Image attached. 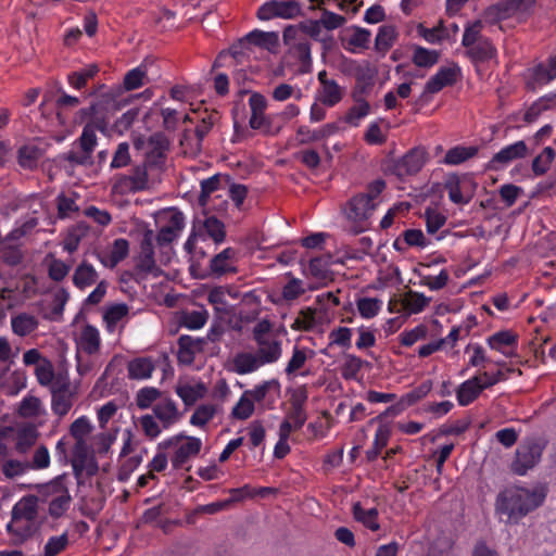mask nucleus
<instances>
[{
	"mask_svg": "<svg viewBox=\"0 0 556 556\" xmlns=\"http://www.w3.org/2000/svg\"><path fill=\"white\" fill-rule=\"evenodd\" d=\"M546 497L543 489L509 488L500 492L495 510L500 520L517 525L529 513L540 507Z\"/></svg>",
	"mask_w": 556,
	"mask_h": 556,
	"instance_id": "1",
	"label": "nucleus"
},
{
	"mask_svg": "<svg viewBox=\"0 0 556 556\" xmlns=\"http://www.w3.org/2000/svg\"><path fill=\"white\" fill-rule=\"evenodd\" d=\"M37 517L38 497L35 495L23 496L12 508L11 521L8 523L7 530L22 543L35 533L34 525Z\"/></svg>",
	"mask_w": 556,
	"mask_h": 556,
	"instance_id": "2",
	"label": "nucleus"
},
{
	"mask_svg": "<svg viewBox=\"0 0 556 556\" xmlns=\"http://www.w3.org/2000/svg\"><path fill=\"white\" fill-rule=\"evenodd\" d=\"M76 122L86 123L77 142L80 150L92 157L98 144L97 131L105 132L108 128V122L101 105L92 103L88 108L80 109L76 114Z\"/></svg>",
	"mask_w": 556,
	"mask_h": 556,
	"instance_id": "3",
	"label": "nucleus"
},
{
	"mask_svg": "<svg viewBox=\"0 0 556 556\" xmlns=\"http://www.w3.org/2000/svg\"><path fill=\"white\" fill-rule=\"evenodd\" d=\"M303 15L302 5L298 0H269L260 5L256 12L260 21L294 20Z\"/></svg>",
	"mask_w": 556,
	"mask_h": 556,
	"instance_id": "4",
	"label": "nucleus"
},
{
	"mask_svg": "<svg viewBox=\"0 0 556 556\" xmlns=\"http://www.w3.org/2000/svg\"><path fill=\"white\" fill-rule=\"evenodd\" d=\"M427 152L424 148H414L402 157L393 160L388 165V172L400 179L418 174L427 162Z\"/></svg>",
	"mask_w": 556,
	"mask_h": 556,
	"instance_id": "5",
	"label": "nucleus"
},
{
	"mask_svg": "<svg viewBox=\"0 0 556 556\" xmlns=\"http://www.w3.org/2000/svg\"><path fill=\"white\" fill-rule=\"evenodd\" d=\"M283 43L289 52L300 62L303 70L312 66V47L307 37L299 33L295 25H288L282 33Z\"/></svg>",
	"mask_w": 556,
	"mask_h": 556,
	"instance_id": "6",
	"label": "nucleus"
},
{
	"mask_svg": "<svg viewBox=\"0 0 556 556\" xmlns=\"http://www.w3.org/2000/svg\"><path fill=\"white\" fill-rule=\"evenodd\" d=\"M237 251L233 248H226L215 254L208 262V266L197 275L198 278H220L227 275L237 274Z\"/></svg>",
	"mask_w": 556,
	"mask_h": 556,
	"instance_id": "7",
	"label": "nucleus"
},
{
	"mask_svg": "<svg viewBox=\"0 0 556 556\" xmlns=\"http://www.w3.org/2000/svg\"><path fill=\"white\" fill-rule=\"evenodd\" d=\"M543 448V445L536 441L520 444L516 450L511 470L518 476H525L540 462Z\"/></svg>",
	"mask_w": 556,
	"mask_h": 556,
	"instance_id": "8",
	"label": "nucleus"
},
{
	"mask_svg": "<svg viewBox=\"0 0 556 556\" xmlns=\"http://www.w3.org/2000/svg\"><path fill=\"white\" fill-rule=\"evenodd\" d=\"M529 153L528 146L523 140L503 147L496 152L486 164V169L498 172L506 168L516 160L525 159Z\"/></svg>",
	"mask_w": 556,
	"mask_h": 556,
	"instance_id": "9",
	"label": "nucleus"
},
{
	"mask_svg": "<svg viewBox=\"0 0 556 556\" xmlns=\"http://www.w3.org/2000/svg\"><path fill=\"white\" fill-rule=\"evenodd\" d=\"M157 269L154 252V233L151 229L143 232L140 251L136 257L135 270L143 276L153 274Z\"/></svg>",
	"mask_w": 556,
	"mask_h": 556,
	"instance_id": "10",
	"label": "nucleus"
},
{
	"mask_svg": "<svg viewBox=\"0 0 556 556\" xmlns=\"http://www.w3.org/2000/svg\"><path fill=\"white\" fill-rule=\"evenodd\" d=\"M473 184L467 177H459L456 174L450 175L444 182V189L448 199L458 205L468 204L472 199Z\"/></svg>",
	"mask_w": 556,
	"mask_h": 556,
	"instance_id": "11",
	"label": "nucleus"
},
{
	"mask_svg": "<svg viewBox=\"0 0 556 556\" xmlns=\"http://www.w3.org/2000/svg\"><path fill=\"white\" fill-rule=\"evenodd\" d=\"M546 59L529 67L525 75V85L527 90L536 91L538 89L551 84L556 79V74Z\"/></svg>",
	"mask_w": 556,
	"mask_h": 556,
	"instance_id": "12",
	"label": "nucleus"
},
{
	"mask_svg": "<svg viewBox=\"0 0 556 556\" xmlns=\"http://www.w3.org/2000/svg\"><path fill=\"white\" fill-rule=\"evenodd\" d=\"M205 344V338H195L188 334H181L177 341L178 362L184 365H191L195 359V355L204 350Z\"/></svg>",
	"mask_w": 556,
	"mask_h": 556,
	"instance_id": "13",
	"label": "nucleus"
},
{
	"mask_svg": "<svg viewBox=\"0 0 556 556\" xmlns=\"http://www.w3.org/2000/svg\"><path fill=\"white\" fill-rule=\"evenodd\" d=\"M486 343L490 349L502 353L505 357L516 355L518 336L511 330H501L488 337Z\"/></svg>",
	"mask_w": 556,
	"mask_h": 556,
	"instance_id": "14",
	"label": "nucleus"
},
{
	"mask_svg": "<svg viewBox=\"0 0 556 556\" xmlns=\"http://www.w3.org/2000/svg\"><path fill=\"white\" fill-rule=\"evenodd\" d=\"M459 67L454 64L453 66H442L438 72L429 78L425 85V92L438 93L447 86H453L457 80Z\"/></svg>",
	"mask_w": 556,
	"mask_h": 556,
	"instance_id": "15",
	"label": "nucleus"
},
{
	"mask_svg": "<svg viewBox=\"0 0 556 556\" xmlns=\"http://www.w3.org/2000/svg\"><path fill=\"white\" fill-rule=\"evenodd\" d=\"M534 3V0H505L501 1L486 11V15L496 21L506 20L516 11L527 10Z\"/></svg>",
	"mask_w": 556,
	"mask_h": 556,
	"instance_id": "16",
	"label": "nucleus"
},
{
	"mask_svg": "<svg viewBox=\"0 0 556 556\" xmlns=\"http://www.w3.org/2000/svg\"><path fill=\"white\" fill-rule=\"evenodd\" d=\"M255 343L257 345L255 354L263 366L278 362L282 355V343L277 337L260 340Z\"/></svg>",
	"mask_w": 556,
	"mask_h": 556,
	"instance_id": "17",
	"label": "nucleus"
},
{
	"mask_svg": "<svg viewBox=\"0 0 556 556\" xmlns=\"http://www.w3.org/2000/svg\"><path fill=\"white\" fill-rule=\"evenodd\" d=\"M376 207L377 203H374L368 195L358 193L349 201L348 217L354 220L367 219Z\"/></svg>",
	"mask_w": 556,
	"mask_h": 556,
	"instance_id": "18",
	"label": "nucleus"
},
{
	"mask_svg": "<svg viewBox=\"0 0 556 556\" xmlns=\"http://www.w3.org/2000/svg\"><path fill=\"white\" fill-rule=\"evenodd\" d=\"M186 443L181 444L173 454L170 463L174 469H181L190 457L200 453L202 442L197 437H187Z\"/></svg>",
	"mask_w": 556,
	"mask_h": 556,
	"instance_id": "19",
	"label": "nucleus"
},
{
	"mask_svg": "<svg viewBox=\"0 0 556 556\" xmlns=\"http://www.w3.org/2000/svg\"><path fill=\"white\" fill-rule=\"evenodd\" d=\"M153 65V61L149 59H144L137 67L128 71L123 80V86L125 90L131 91L136 90L147 83H149L148 79V73L149 67Z\"/></svg>",
	"mask_w": 556,
	"mask_h": 556,
	"instance_id": "20",
	"label": "nucleus"
},
{
	"mask_svg": "<svg viewBox=\"0 0 556 556\" xmlns=\"http://www.w3.org/2000/svg\"><path fill=\"white\" fill-rule=\"evenodd\" d=\"M497 50L489 38L480 39L466 50V55L473 64L485 63L496 56Z\"/></svg>",
	"mask_w": 556,
	"mask_h": 556,
	"instance_id": "21",
	"label": "nucleus"
},
{
	"mask_svg": "<svg viewBox=\"0 0 556 556\" xmlns=\"http://www.w3.org/2000/svg\"><path fill=\"white\" fill-rule=\"evenodd\" d=\"M101 338L99 330L92 325H85L77 339L78 349L88 355H93L99 352Z\"/></svg>",
	"mask_w": 556,
	"mask_h": 556,
	"instance_id": "22",
	"label": "nucleus"
},
{
	"mask_svg": "<svg viewBox=\"0 0 556 556\" xmlns=\"http://www.w3.org/2000/svg\"><path fill=\"white\" fill-rule=\"evenodd\" d=\"M39 432L33 424H26L15 429V451L26 454L37 442Z\"/></svg>",
	"mask_w": 556,
	"mask_h": 556,
	"instance_id": "23",
	"label": "nucleus"
},
{
	"mask_svg": "<svg viewBox=\"0 0 556 556\" xmlns=\"http://www.w3.org/2000/svg\"><path fill=\"white\" fill-rule=\"evenodd\" d=\"M299 33L312 40L320 42L325 49L330 48L332 45V36L323 35V25L319 20H306L295 25Z\"/></svg>",
	"mask_w": 556,
	"mask_h": 556,
	"instance_id": "24",
	"label": "nucleus"
},
{
	"mask_svg": "<svg viewBox=\"0 0 556 556\" xmlns=\"http://www.w3.org/2000/svg\"><path fill=\"white\" fill-rule=\"evenodd\" d=\"M482 391L480 376H473L460 383L457 388V402L460 406H468L479 397Z\"/></svg>",
	"mask_w": 556,
	"mask_h": 556,
	"instance_id": "25",
	"label": "nucleus"
},
{
	"mask_svg": "<svg viewBox=\"0 0 556 556\" xmlns=\"http://www.w3.org/2000/svg\"><path fill=\"white\" fill-rule=\"evenodd\" d=\"M98 278L99 274L93 267V265L87 261H83L75 268L72 281L77 289L85 290L86 288H89L92 285L97 283Z\"/></svg>",
	"mask_w": 556,
	"mask_h": 556,
	"instance_id": "26",
	"label": "nucleus"
},
{
	"mask_svg": "<svg viewBox=\"0 0 556 556\" xmlns=\"http://www.w3.org/2000/svg\"><path fill=\"white\" fill-rule=\"evenodd\" d=\"M154 416L162 422L163 428L167 429L176 424L180 414L177 408V404L172 399L159 402L153 406Z\"/></svg>",
	"mask_w": 556,
	"mask_h": 556,
	"instance_id": "27",
	"label": "nucleus"
},
{
	"mask_svg": "<svg viewBox=\"0 0 556 556\" xmlns=\"http://www.w3.org/2000/svg\"><path fill=\"white\" fill-rule=\"evenodd\" d=\"M154 369L155 365L151 357H136L127 364L128 378L132 380L149 379Z\"/></svg>",
	"mask_w": 556,
	"mask_h": 556,
	"instance_id": "28",
	"label": "nucleus"
},
{
	"mask_svg": "<svg viewBox=\"0 0 556 556\" xmlns=\"http://www.w3.org/2000/svg\"><path fill=\"white\" fill-rule=\"evenodd\" d=\"M392 433L391 426L389 424H380L375 433L372 446L366 451V459L368 462H375L382 450L388 445Z\"/></svg>",
	"mask_w": 556,
	"mask_h": 556,
	"instance_id": "29",
	"label": "nucleus"
},
{
	"mask_svg": "<svg viewBox=\"0 0 556 556\" xmlns=\"http://www.w3.org/2000/svg\"><path fill=\"white\" fill-rule=\"evenodd\" d=\"M352 513L354 519L370 531L376 532L380 529V523L378 521L379 513L376 507L366 509L357 502L353 505Z\"/></svg>",
	"mask_w": 556,
	"mask_h": 556,
	"instance_id": "30",
	"label": "nucleus"
},
{
	"mask_svg": "<svg viewBox=\"0 0 556 556\" xmlns=\"http://www.w3.org/2000/svg\"><path fill=\"white\" fill-rule=\"evenodd\" d=\"M278 34L275 31H263L260 29H254L250 31L240 43H250L256 47H261L267 50H271L278 45Z\"/></svg>",
	"mask_w": 556,
	"mask_h": 556,
	"instance_id": "31",
	"label": "nucleus"
},
{
	"mask_svg": "<svg viewBox=\"0 0 556 556\" xmlns=\"http://www.w3.org/2000/svg\"><path fill=\"white\" fill-rule=\"evenodd\" d=\"M99 71L98 64L90 63L78 71L70 73L67 75V83L74 89L80 90L87 86L89 80L96 77Z\"/></svg>",
	"mask_w": 556,
	"mask_h": 556,
	"instance_id": "32",
	"label": "nucleus"
},
{
	"mask_svg": "<svg viewBox=\"0 0 556 556\" xmlns=\"http://www.w3.org/2000/svg\"><path fill=\"white\" fill-rule=\"evenodd\" d=\"M38 325L37 318L27 313H20L11 318L12 331L18 337L30 334L38 328Z\"/></svg>",
	"mask_w": 556,
	"mask_h": 556,
	"instance_id": "33",
	"label": "nucleus"
},
{
	"mask_svg": "<svg viewBox=\"0 0 556 556\" xmlns=\"http://www.w3.org/2000/svg\"><path fill=\"white\" fill-rule=\"evenodd\" d=\"M318 92V100L328 108L337 105L344 96L343 88L334 79L321 86Z\"/></svg>",
	"mask_w": 556,
	"mask_h": 556,
	"instance_id": "34",
	"label": "nucleus"
},
{
	"mask_svg": "<svg viewBox=\"0 0 556 556\" xmlns=\"http://www.w3.org/2000/svg\"><path fill=\"white\" fill-rule=\"evenodd\" d=\"M233 371L238 375H247L257 370L262 362L257 358L256 354L241 352L238 353L232 361Z\"/></svg>",
	"mask_w": 556,
	"mask_h": 556,
	"instance_id": "35",
	"label": "nucleus"
},
{
	"mask_svg": "<svg viewBox=\"0 0 556 556\" xmlns=\"http://www.w3.org/2000/svg\"><path fill=\"white\" fill-rule=\"evenodd\" d=\"M76 391L58 393L51 395V410L60 419L65 417L74 405Z\"/></svg>",
	"mask_w": 556,
	"mask_h": 556,
	"instance_id": "36",
	"label": "nucleus"
},
{
	"mask_svg": "<svg viewBox=\"0 0 556 556\" xmlns=\"http://www.w3.org/2000/svg\"><path fill=\"white\" fill-rule=\"evenodd\" d=\"M478 147L475 146H456L447 150L443 159V163L446 165H459L466 162L467 160L476 156L478 154Z\"/></svg>",
	"mask_w": 556,
	"mask_h": 556,
	"instance_id": "37",
	"label": "nucleus"
},
{
	"mask_svg": "<svg viewBox=\"0 0 556 556\" xmlns=\"http://www.w3.org/2000/svg\"><path fill=\"white\" fill-rule=\"evenodd\" d=\"M41 157V149L36 144H24L17 151L18 165L24 169H34Z\"/></svg>",
	"mask_w": 556,
	"mask_h": 556,
	"instance_id": "38",
	"label": "nucleus"
},
{
	"mask_svg": "<svg viewBox=\"0 0 556 556\" xmlns=\"http://www.w3.org/2000/svg\"><path fill=\"white\" fill-rule=\"evenodd\" d=\"M396 38L397 33L393 25L380 26L375 39L376 50L382 54H386L393 47Z\"/></svg>",
	"mask_w": 556,
	"mask_h": 556,
	"instance_id": "39",
	"label": "nucleus"
},
{
	"mask_svg": "<svg viewBox=\"0 0 556 556\" xmlns=\"http://www.w3.org/2000/svg\"><path fill=\"white\" fill-rule=\"evenodd\" d=\"M175 392L186 406H192L199 399L204 396L205 387L201 382L195 386L189 383L178 384L175 388Z\"/></svg>",
	"mask_w": 556,
	"mask_h": 556,
	"instance_id": "40",
	"label": "nucleus"
},
{
	"mask_svg": "<svg viewBox=\"0 0 556 556\" xmlns=\"http://www.w3.org/2000/svg\"><path fill=\"white\" fill-rule=\"evenodd\" d=\"M72 496L70 491H62L56 497L48 500V514L52 519H59L70 509Z\"/></svg>",
	"mask_w": 556,
	"mask_h": 556,
	"instance_id": "41",
	"label": "nucleus"
},
{
	"mask_svg": "<svg viewBox=\"0 0 556 556\" xmlns=\"http://www.w3.org/2000/svg\"><path fill=\"white\" fill-rule=\"evenodd\" d=\"M244 392L245 395H249L253 400V402L260 403L265 400L270 392L279 395L280 382L277 379L265 380L253 389L245 390Z\"/></svg>",
	"mask_w": 556,
	"mask_h": 556,
	"instance_id": "42",
	"label": "nucleus"
},
{
	"mask_svg": "<svg viewBox=\"0 0 556 556\" xmlns=\"http://www.w3.org/2000/svg\"><path fill=\"white\" fill-rule=\"evenodd\" d=\"M556 156V152L552 147H545L540 154H538L531 164V169L534 176H543L547 173Z\"/></svg>",
	"mask_w": 556,
	"mask_h": 556,
	"instance_id": "43",
	"label": "nucleus"
},
{
	"mask_svg": "<svg viewBox=\"0 0 556 556\" xmlns=\"http://www.w3.org/2000/svg\"><path fill=\"white\" fill-rule=\"evenodd\" d=\"M365 362L354 354H345L341 365V376L345 380H357Z\"/></svg>",
	"mask_w": 556,
	"mask_h": 556,
	"instance_id": "44",
	"label": "nucleus"
},
{
	"mask_svg": "<svg viewBox=\"0 0 556 556\" xmlns=\"http://www.w3.org/2000/svg\"><path fill=\"white\" fill-rule=\"evenodd\" d=\"M308 353L309 356L314 355V351L294 345L292 350V356L285 368V372L288 376H292L298 370L302 369L308 358Z\"/></svg>",
	"mask_w": 556,
	"mask_h": 556,
	"instance_id": "45",
	"label": "nucleus"
},
{
	"mask_svg": "<svg viewBox=\"0 0 556 556\" xmlns=\"http://www.w3.org/2000/svg\"><path fill=\"white\" fill-rule=\"evenodd\" d=\"M430 298H427L424 293L409 290L402 301L403 307L409 314L421 313L429 304Z\"/></svg>",
	"mask_w": 556,
	"mask_h": 556,
	"instance_id": "46",
	"label": "nucleus"
},
{
	"mask_svg": "<svg viewBox=\"0 0 556 556\" xmlns=\"http://www.w3.org/2000/svg\"><path fill=\"white\" fill-rule=\"evenodd\" d=\"M208 313L205 309L184 312L179 325L189 330L201 329L207 321Z\"/></svg>",
	"mask_w": 556,
	"mask_h": 556,
	"instance_id": "47",
	"label": "nucleus"
},
{
	"mask_svg": "<svg viewBox=\"0 0 556 556\" xmlns=\"http://www.w3.org/2000/svg\"><path fill=\"white\" fill-rule=\"evenodd\" d=\"M203 228L207 236L216 243L219 244L225 241L226 229L222 220L215 216H207L203 222Z\"/></svg>",
	"mask_w": 556,
	"mask_h": 556,
	"instance_id": "48",
	"label": "nucleus"
},
{
	"mask_svg": "<svg viewBox=\"0 0 556 556\" xmlns=\"http://www.w3.org/2000/svg\"><path fill=\"white\" fill-rule=\"evenodd\" d=\"M216 412L214 404H201L191 415L190 424L194 427L203 428L215 417Z\"/></svg>",
	"mask_w": 556,
	"mask_h": 556,
	"instance_id": "49",
	"label": "nucleus"
},
{
	"mask_svg": "<svg viewBox=\"0 0 556 556\" xmlns=\"http://www.w3.org/2000/svg\"><path fill=\"white\" fill-rule=\"evenodd\" d=\"M353 330L348 327H338L332 329L329 334V345H337L344 350H349L352 346Z\"/></svg>",
	"mask_w": 556,
	"mask_h": 556,
	"instance_id": "50",
	"label": "nucleus"
},
{
	"mask_svg": "<svg viewBox=\"0 0 556 556\" xmlns=\"http://www.w3.org/2000/svg\"><path fill=\"white\" fill-rule=\"evenodd\" d=\"M432 389V381L425 380L419 386L405 393L401 397V403L406 406H413L424 397H426Z\"/></svg>",
	"mask_w": 556,
	"mask_h": 556,
	"instance_id": "51",
	"label": "nucleus"
},
{
	"mask_svg": "<svg viewBox=\"0 0 556 556\" xmlns=\"http://www.w3.org/2000/svg\"><path fill=\"white\" fill-rule=\"evenodd\" d=\"M356 306L363 318L370 319L381 311L382 301L376 298H361L357 300Z\"/></svg>",
	"mask_w": 556,
	"mask_h": 556,
	"instance_id": "52",
	"label": "nucleus"
},
{
	"mask_svg": "<svg viewBox=\"0 0 556 556\" xmlns=\"http://www.w3.org/2000/svg\"><path fill=\"white\" fill-rule=\"evenodd\" d=\"M439 60V52L417 46L414 49L413 62L418 67H431Z\"/></svg>",
	"mask_w": 556,
	"mask_h": 556,
	"instance_id": "53",
	"label": "nucleus"
},
{
	"mask_svg": "<svg viewBox=\"0 0 556 556\" xmlns=\"http://www.w3.org/2000/svg\"><path fill=\"white\" fill-rule=\"evenodd\" d=\"M129 307L125 303H116L106 308L103 320L109 328H114L118 321L128 315Z\"/></svg>",
	"mask_w": 556,
	"mask_h": 556,
	"instance_id": "54",
	"label": "nucleus"
},
{
	"mask_svg": "<svg viewBox=\"0 0 556 556\" xmlns=\"http://www.w3.org/2000/svg\"><path fill=\"white\" fill-rule=\"evenodd\" d=\"M67 545V532H64L61 535L50 536L45 544L42 556H58L60 553L66 549Z\"/></svg>",
	"mask_w": 556,
	"mask_h": 556,
	"instance_id": "55",
	"label": "nucleus"
},
{
	"mask_svg": "<svg viewBox=\"0 0 556 556\" xmlns=\"http://www.w3.org/2000/svg\"><path fill=\"white\" fill-rule=\"evenodd\" d=\"M369 113L370 104L368 102H355V104L348 110L344 121L352 126H358L361 119L366 117Z\"/></svg>",
	"mask_w": 556,
	"mask_h": 556,
	"instance_id": "56",
	"label": "nucleus"
},
{
	"mask_svg": "<svg viewBox=\"0 0 556 556\" xmlns=\"http://www.w3.org/2000/svg\"><path fill=\"white\" fill-rule=\"evenodd\" d=\"M254 409L255 406L253 400L249 395H245V392H243L232 408V416L239 420H245L253 415Z\"/></svg>",
	"mask_w": 556,
	"mask_h": 556,
	"instance_id": "57",
	"label": "nucleus"
},
{
	"mask_svg": "<svg viewBox=\"0 0 556 556\" xmlns=\"http://www.w3.org/2000/svg\"><path fill=\"white\" fill-rule=\"evenodd\" d=\"M62 491H68V489L65 484L64 477L59 476L49 483L43 484L40 488L39 494L45 497V501L48 503V500L56 497Z\"/></svg>",
	"mask_w": 556,
	"mask_h": 556,
	"instance_id": "58",
	"label": "nucleus"
},
{
	"mask_svg": "<svg viewBox=\"0 0 556 556\" xmlns=\"http://www.w3.org/2000/svg\"><path fill=\"white\" fill-rule=\"evenodd\" d=\"M89 456V448L86 441H75V444L72 450V457H71V464L73 467V472L77 473L79 471V467H81V464L90 458Z\"/></svg>",
	"mask_w": 556,
	"mask_h": 556,
	"instance_id": "59",
	"label": "nucleus"
},
{
	"mask_svg": "<svg viewBox=\"0 0 556 556\" xmlns=\"http://www.w3.org/2000/svg\"><path fill=\"white\" fill-rule=\"evenodd\" d=\"M321 12L320 23L327 30H334L342 27L346 23V18L343 15L337 14L326 8L319 10Z\"/></svg>",
	"mask_w": 556,
	"mask_h": 556,
	"instance_id": "60",
	"label": "nucleus"
},
{
	"mask_svg": "<svg viewBox=\"0 0 556 556\" xmlns=\"http://www.w3.org/2000/svg\"><path fill=\"white\" fill-rule=\"evenodd\" d=\"M161 396L159 389L154 387H144L137 392L136 404L140 409L149 408L153 402Z\"/></svg>",
	"mask_w": 556,
	"mask_h": 556,
	"instance_id": "61",
	"label": "nucleus"
},
{
	"mask_svg": "<svg viewBox=\"0 0 556 556\" xmlns=\"http://www.w3.org/2000/svg\"><path fill=\"white\" fill-rule=\"evenodd\" d=\"M92 426L87 416H80L70 427V433L75 441H86V437L91 432Z\"/></svg>",
	"mask_w": 556,
	"mask_h": 556,
	"instance_id": "62",
	"label": "nucleus"
},
{
	"mask_svg": "<svg viewBox=\"0 0 556 556\" xmlns=\"http://www.w3.org/2000/svg\"><path fill=\"white\" fill-rule=\"evenodd\" d=\"M55 374L53 364L49 358L43 359L38 367H35V376L41 387H47L52 383Z\"/></svg>",
	"mask_w": 556,
	"mask_h": 556,
	"instance_id": "63",
	"label": "nucleus"
},
{
	"mask_svg": "<svg viewBox=\"0 0 556 556\" xmlns=\"http://www.w3.org/2000/svg\"><path fill=\"white\" fill-rule=\"evenodd\" d=\"M58 216L61 219L71 217L74 213L79 211L76 201L73 198L61 193L56 197Z\"/></svg>",
	"mask_w": 556,
	"mask_h": 556,
	"instance_id": "64",
	"label": "nucleus"
}]
</instances>
